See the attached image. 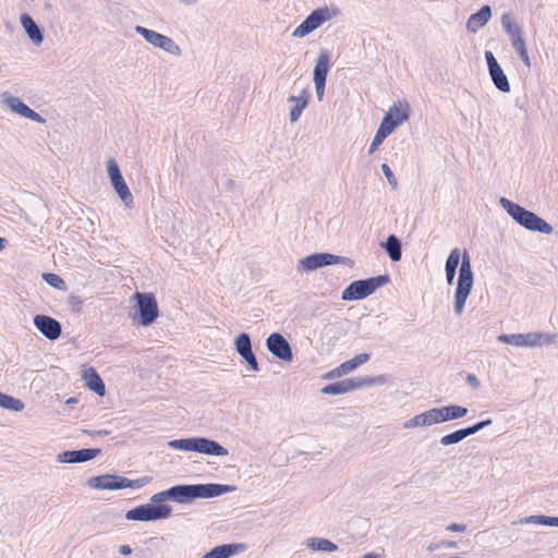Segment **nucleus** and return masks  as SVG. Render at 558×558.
<instances>
[{"label":"nucleus","mask_w":558,"mask_h":558,"mask_svg":"<svg viewBox=\"0 0 558 558\" xmlns=\"http://www.w3.org/2000/svg\"><path fill=\"white\" fill-rule=\"evenodd\" d=\"M236 489L233 485L222 484H191V485H175L166 490L157 493L150 497V501L161 504L167 500H172L177 504H191L195 499H209L218 497Z\"/></svg>","instance_id":"nucleus-1"},{"label":"nucleus","mask_w":558,"mask_h":558,"mask_svg":"<svg viewBox=\"0 0 558 558\" xmlns=\"http://www.w3.org/2000/svg\"><path fill=\"white\" fill-rule=\"evenodd\" d=\"M469 410L458 404H448L439 408H430L409 418L402 424L403 429L428 428L434 425L442 424L464 417Z\"/></svg>","instance_id":"nucleus-2"},{"label":"nucleus","mask_w":558,"mask_h":558,"mask_svg":"<svg viewBox=\"0 0 558 558\" xmlns=\"http://www.w3.org/2000/svg\"><path fill=\"white\" fill-rule=\"evenodd\" d=\"M499 205L507 211V214L521 227L525 228L532 232H539L543 234H551L554 228L545 221L543 218L525 209L519 204L506 198L501 197L499 199Z\"/></svg>","instance_id":"nucleus-3"},{"label":"nucleus","mask_w":558,"mask_h":558,"mask_svg":"<svg viewBox=\"0 0 558 558\" xmlns=\"http://www.w3.org/2000/svg\"><path fill=\"white\" fill-rule=\"evenodd\" d=\"M167 446L173 450L195 452L207 457H227L228 449L215 440L205 437H189L168 441Z\"/></svg>","instance_id":"nucleus-4"},{"label":"nucleus","mask_w":558,"mask_h":558,"mask_svg":"<svg viewBox=\"0 0 558 558\" xmlns=\"http://www.w3.org/2000/svg\"><path fill=\"white\" fill-rule=\"evenodd\" d=\"M473 284L474 274L471 259L469 253L464 250L453 296V312L456 316L460 317L464 313L465 304L472 292Z\"/></svg>","instance_id":"nucleus-5"},{"label":"nucleus","mask_w":558,"mask_h":558,"mask_svg":"<svg viewBox=\"0 0 558 558\" xmlns=\"http://www.w3.org/2000/svg\"><path fill=\"white\" fill-rule=\"evenodd\" d=\"M497 340L517 349H541L555 344L558 341V336L546 331H530L524 333L500 335Z\"/></svg>","instance_id":"nucleus-6"},{"label":"nucleus","mask_w":558,"mask_h":558,"mask_svg":"<svg viewBox=\"0 0 558 558\" xmlns=\"http://www.w3.org/2000/svg\"><path fill=\"white\" fill-rule=\"evenodd\" d=\"M501 27L507 34L511 47L519 56L525 68H531V58L527 50L526 40L524 38L523 25L515 19V16L506 12L500 17Z\"/></svg>","instance_id":"nucleus-7"},{"label":"nucleus","mask_w":558,"mask_h":558,"mask_svg":"<svg viewBox=\"0 0 558 558\" xmlns=\"http://www.w3.org/2000/svg\"><path fill=\"white\" fill-rule=\"evenodd\" d=\"M389 378L387 375L378 376H363L355 378H347L330 385L325 386L322 389L323 395L328 396H340L352 391H356L366 387L383 386L388 383Z\"/></svg>","instance_id":"nucleus-8"},{"label":"nucleus","mask_w":558,"mask_h":558,"mask_svg":"<svg viewBox=\"0 0 558 558\" xmlns=\"http://www.w3.org/2000/svg\"><path fill=\"white\" fill-rule=\"evenodd\" d=\"M153 481L151 476H143L136 480H130L114 474H104L93 476L87 480V485L92 489L117 490L123 488H142Z\"/></svg>","instance_id":"nucleus-9"},{"label":"nucleus","mask_w":558,"mask_h":558,"mask_svg":"<svg viewBox=\"0 0 558 558\" xmlns=\"http://www.w3.org/2000/svg\"><path fill=\"white\" fill-rule=\"evenodd\" d=\"M339 14L338 9L332 7H320L312 11L306 19L296 26L292 32L293 38H304L317 28H319L324 23L329 22L336 19Z\"/></svg>","instance_id":"nucleus-10"},{"label":"nucleus","mask_w":558,"mask_h":558,"mask_svg":"<svg viewBox=\"0 0 558 558\" xmlns=\"http://www.w3.org/2000/svg\"><path fill=\"white\" fill-rule=\"evenodd\" d=\"M133 320L143 327L150 326L159 316L158 304L153 293L136 292Z\"/></svg>","instance_id":"nucleus-11"},{"label":"nucleus","mask_w":558,"mask_h":558,"mask_svg":"<svg viewBox=\"0 0 558 558\" xmlns=\"http://www.w3.org/2000/svg\"><path fill=\"white\" fill-rule=\"evenodd\" d=\"M0 108L11 114L24 118L39 124H45L46 120L31 107H28L20 97L10 90L0 93Z\"/></svg>","instance_id":"nucleus-12"},{"label":"nucleus","mask_w":558,"mask_h":558,"mask_svg":"<svg viewBox=\"0 0 558 558\" xmlns=\"http://www.w3.org/2000/svg\"><path fill=\"white\" fill-rule=\"evenodd\" d=\"M338 264L352 266L353 263L350 258L344 256H338L330 253H315L299 259L296 264V271L303 275L315 271L325 266Z\"/></svg>","instance_id":"nucleus-13"},{"label":"nucleus","mask_w":558,"mask_h":558,"mask_svg":"<svg viewBox=\"0 0 558 558\" xmlns=\"http://www.w3.org/2000/svg\"><path fill=\"white\" fill-rule=\"evenodd\" d=\"M388 277L378 276L365 280H356L350 283L343 291V301H357L373 294L377 289L388 283Z\"/></svg>","instance_id":"nucleus-14"},{"label":"nucleus","mask_w":558,"mask_h":558,"mask_svg":"<svg viewBox=\"0 0 558 558\" xmlns=\"http://www.w3.org/2000/svg\"><path fill=\"white\" fill-rule=\"evenodd\" d=\"M172 515V508L161 504H145L129 510L125 519L130 521H157L168 519Z\"/></svg>","instance_id":"nucleus-15"},{"label":"nucleus","mask_w":558,"mask_h":558,"mask_svg":"<svg viewBox=\"0 0 558 558\" xmlns=\"http://www.w3.org/2000/svg\"><path fill=\"white\" fill-rule=\"evenodd\" d=\"M134 31L142 36L147 44L156 49H160L166 53L179 58L182 56L181 47L169 36L162 35L154 29L136 25Z\"/></svg>","instance_id":"nucleus-16"},{"label":"nucleus","mask_w":558,"mask_h":558,"mask_svg":"<svg viewBox=\"0 0 558 558\" xmlns=\"http://www.w3.org/2000/svg\"><path fill=\"white\" fill-rule=\"evenodd\" d=\"M410 113V104L404 99L398 100L388 108L379 125L391 135L399 126L408 122Z\"/></svg>","instance_id":"nucleus-17"},{"label":"nucleus","mask_w":558,"mask_h":558,"mask_svg":"<svg viewBox=\"0 0 558 558\" xmlns=\"http://www.w3.org/2000/svg\"><path fill=\"white\" fill-rule=\"evenodd\" d=\"M330 70V54L326 51L320 52L315 61L313 70V82L315 85L316 97L319 101L323 100L325 95V86L327 75Z\"/></svg>","instance_id":"nucleus-18"},{"label":"nucleus","mask_w":558,"mask_h":558,"mask_svg":"<svg viewBox=\"0 0 558 558\" xmlns=\"http://www.w3.org/2000/svg\"><path fill=\"white\" fill-rule=\"evenodd\" d=\"M268 351L283 362H291L293 359L292 349L281 333L274 332L266 339Z\"/></svg>","instance_id":"nucleus-19"},{"label":"nucleus","mask_w":558,"mask_h":558,"mask_svg":"<svg viewBox=\"0 0 558 558\" xmlns=\"http://www.w3.org/2000/svg\"><path fill=\"white\" fill-rule=\"evenodd\" d=\"M492 423H493L492 418H487L485 421H481V422H478L472 426H469L466 428H461V429L454 430L450 434H447V435H444L442 437H440L439 444L444 447L459 444L466 437L474 435L477 432L489 426Z\"/></svg>","instance_id":"nucleus-20"},{"label":"nucleus","mask_w":558,"mask_h":558,"mask_svg":"<svg viewBox=\"0 0 558 558\" xmlns=\"http://www.w3.org/2000/svg\"><path fill=\"white\" fill-rule=\"evenodd\" d=\"M485 59L489 72V76L495 85V87L502 92V93H509L510 92V84L509 81L504 73V70L499 65L498 61L496 60L495 56L492 51H485Z\"/></svg>","instance_id":"nucleus-21"},{"label":"nucleus","mask_w":558,"mask_h":558,"mask_svg":"<svg viewBox=\"0 0 558 558\" xmlns=\"http://www.w3.org/2000/svg\"><path fill=\"white\" fill-rule=\"evenodd\" d=\"M234 349L238 354L248 364L253 372H258L259 366L255 354L252 351L251 338L247 333L242 332L234 339Z\"/></svg>","instance_id":"nucleus-22"},{"label":"nucleus","mask_w":558,"mask_h":558,"mask_svg":"<svg viewBox=\"0 0 558 558\" xmlns=\"http://www.w3.org/2000/svg\"><path fill=\"white\" fill-rule=\"evenodd\" d=\"M34 326L49 340H56L61 335L60 323L50 316L36 315Z\"/></svg>","instance_id":"nucleus-23"},{"label":"nucleus","mask_w":558,"mask_h":558,"mask_svg":"<svg viewBox=\"0 0 558 558\" xmlns=\"http://www.w3.org/2000/svg\"><path fill=\"white\" fill-rule=\"evenodd\" d=\"M310 95L306 89L301 90L300 95H291L288 101L291 104L289 110L290 123H295L301 118L304 109L307 107Z\"/></svg>","instance_id":"nucleus-24"},{"label":"nucleus","mask_w":558,"mask_h":558,"mask_svg":"<svg viewBox=\"0 0 558 558\" xmlns=\"http://www.w3.org/2000/svg\"><path fill=\"white\" fill-rule=\"evenodd\" d=\"M492 17V9L489 5H483L476 13L469 16L465 28L470 34H476L483 28Z\"/></svg>","instance_id":"nucleus-25"},{"label":"nucleus","mask_w":558,"mask_h":558,"mask_svg":"<svg viewBox=\"0 0 558 558\" xmlns=\"http://www.w3.org/2000/svg\"><path fill=\"white\" fill-rule=\"evenodd\" d=\"M82 378L89 390L94 391L99 397H104L106 395L105 384L94 367L84 368L82 372Z\"/></svg>","instance_id":"nucleus-26"},{"label":"nucleus","mask_w":558,"mask_h":558,"mask_svg":"<svg viewBox=\"0 0 558 558\" xmlns=\"http://www.w3.org/2000/svg\"><path fill=\"white\" fill-rule=\"evenodd\" d=\"M20 23L25 31L29 40L35 45L39 46L44 41V35L40 28L37 26L32 16L27 13H23L20 16Z\"/></svg>","instance_id":"nucleus-27"},{"label":"nucleus","mask_w":558,"mask_h":558,"mask_svg":"<svg viewBox=\"0 0 558 558\" xmlns=\"http://www.w3.org/2000/svg\"><path fill=\"white\" fill-rule=\"evenodd\" d=\"M463 252L460 248L456 247L450 251L449 256L446 260V280L448 284H451L454 280L457 268L460 263H462Z\"/></svg>","instance_id":"nucleus-28"},{"label":"nucleus","mask_w":558,"mask_h":558,"mask_svg":"<svg viewBox=\"0 0 558 558\" xmlns=\"http://www.w3.org/2000/svg\"><path fill=\"white\" fill-rule=\"evenodd\" d=\"M381 247L386 251L392 262H399L401 259V243L396 235H389L387 241L381 243Z\"/></svg>","instance_id":"nucleus-29"},{"label":"nucleus","mask_w":558,"mask_h":558,"mask_svg":"<svg viewBox=\"0 0 558 558\" xmlns=\"http://www.w3.org/2000/svg\"><path fill=\"white\" fill-rule=\"evenodd\" d=\"M306 546L311 550L331 553L337 550V545L326 538L311 537L306 541Z\"/></svg>","instance_id":"nucleus-30"},{"label":"nucleus","mask_w":558,"mask_h":558,"mask_svg":"<svg viewBox=\"0 0 558 558\" xmlns=\"http://www.w3.org/2000/svg\"><path fill=\"white\" fill-rule=\"evenodd\" d=\"M106 171L112 187L125 181L120 171L118 162L113 158L106 160Z\"/></svg>","instance_id":"nucleus-31"},{"label":"nucleus","mask_w":558,"mask_h":558,"mask_svg":"<svg viewBox=\"0 0 558 558\" xmlns=\"http://www.w3.org/2000/svg\"><path fill=\"white\" fill-rule=\"evenodd\" d=\"M112 189L118 194L125 208H133L134 198L125 181L121 184H117Z\"/></svg>","instance_id":"nucleus-32"},{"label":"nucleus","mask_w":558,"mask_h":558,"mask_svg":"<svg viewBox=\"0 0 558 558\" xmlns=\"http://www.w3.org/2000/svg\"><path fill=\"white\" fill-rule=\"evenodd\" d=\"M369 360L368 353H360L352 357L351 360H348L343 363H341V366L345 373V375L352 373L354 369H356L359 366L365 364Z\"/></svg>","instance_id":"nucleus-33"},{"label":"nucleus","mask_w":558,"mask_h":558,"mask_svg":"<svg viewBox=\"0 0 558 558\" xmlns=\"http://www.w3.org/2000/svg\"><path fill=\"white\" fill-rule=\"evenodd\" d=\"M0 408L14 412H21L24 409V403L20 399L13 398L1 392Z\"/></svg>","instance_id":"nucleus-34"},{"label":"nucleus","mask_w":558,"mask_h":558,"mask_svg":"<svg viewBox=\"0 0 558 558\" xmlns=\"http://www.w3.org/2000/svg\"><path fill=\"white\" fill-rule=\"evenodd\" d=\"M390 134L385 131L380 125L378 130L376 131L369 147H368V155H373L375 151L378 150L379 146L384 143V141L389 136Z\"/></svg>","instance_id":"nucleus-35"},{"label":"nucleus","mask_w":558,"mask_h":558,"mask_svg":"<svg viewBox=\"0 0 558 558\" xmlns=\"http://www.w3.org/2000/svg\"><path fill=\"white\" fill-rule=\"evenodd\" d=\"M551 517L544 514H532L524 518H521L518 523L520 524H538V525H548L550 526Z\"/></svg>","instance_id":"nucleus-36"},{"label":"nucleus","mask_w":558,"mask_h":558,"mask_svg":"<svg viewBox=\"0 0 558 558\" xmlns=\"http://www.w3.org/2000/svg\"><path fill=\"white\" fill-rule=\"evenodd\" d=\"M43 279L51 287L58 289V290H61V291H65L66 290V284L64 282V280L59 276V275H56V274H50V272H46L43 275Z\"/></svg>","instance_id":"nucleus-37"},{"label":"nucleus","mask_w":558,"mask_h":558,"mask_svg":"<svg viewBox=\"0 0 558 558\" xmlns=\"http://www.w3.org/2000/svg\"><path fill=\"white\" fill-rule=\"evenodd\" d=\"M75 451H76V462L77 463L89 461L100 454V450L94 449V448L81 449V450H75Z\"/></svg>","instance_id":"nucleus-38"},{"label":"nucleus","mask_w":558,"mask_h":558,"mask_svg":"<svg viewBox=\"0 0 558 558\" xmlns=\"http://www.w3.org/2000/svg\"><path fill=\"white\" fill-rule=\"evenodd\" d=\"M57 461L59 463H77L76 462V451L75 450L63 451L57 456Z\"/></svg>","instance_id":"nucleus-39"},{"label":"nucleus","mask_w":558,"mask_h":558,"mask_svg":"<svg viewBox=\"0 0 558 558\" xmlns=\"http://www.w3.org/2000/svg\"><path fill=\"white\" fill-rule=\"evenodd\" d=\"M381 168V171L384 173V175L386 177L387 181H388V184L392 187V189H397L398 186V181L393 174V172L391 171L390 167L387 165V163H383L380 166Z\"/></svg>","instance_id":"nucleus-40"},{"label":"nucleus","mask_w":558,"mask_h":558,"mask_svg":"<svg viewBox=\"0 0 558 558\" xmlns=\"http://www.w3.org/2000/svg\"><path fill=\"white\" fill-rule=\"evenodd\" d=\"M345 373L341 366V364L339 366H337L336 368L325 373L323 375V378L326 379V380H333V379H337V378H340L342 376H344Z\"/></svg>","instance_id":"nucleus-41"},{"label":"nucleus","mask_w":558,"mask_h":558,"mask_svg":"<svg viewBox=\"0 0 558 558\" xmlns=\"http://www.w3.org/2000/svg\"><path fill=\"white\" fill-rule=\"evenodd\" d=\"M447 530H448V531H451V532H459V533H462V532H465L466 526H465L464 524H460V523H450V524L447 526Z\"/></svg>","instance_id":"nucleus-42"},{"label":"nucleus","mask_w":558,"mask_h":558,"mask_svg":"<svg viewBox=\"0 0 558 558\" xmlns=\"http://www.w3.org/2000/svg\"><path fill=\"white\" fill-rule=\"evenodd\" d=\"M466 381L474 389H478L480 386H481V383H480L478 378L475 375H472V374L468 375Z\"/></svg>","instance_id":"nucleus-43"},{"label":"nucleus","mask_w":558,"mask_h":558,"mask_svg":"<svg viewBox=\"0 0 558 558\" xmlns=\"http://www.w3.org/2000/svg\"><path fill=\"white\" fill-rule=\"evenodd\" d=\"M119 553L123 556H129L132 554V548L129 545H121L119 547Z\"/></svg>","instance_id":"nucleus-44"},{"label":"nucleus","mask_w":558,"mask_h":558,"mask_svg":"<svg viewBox=\"0 0 558 558\" xmlns=\"http://www.w3.org/2000/svg\"><path fill=\"white\" fill-rule=\"evenodd\" d=\"M442 545L447 548H456L457 547L456 542H444Z\"/></svg>","instance_id":"nucleus-45"},{"label":"nucleus","mask_w":558,"mask_h":558,"mask_svg":"<svg viewBox=\"0 0 558 558\" xmlns=\"http://www.w3.org/2000/svg\"><path fill=\"white\" fill-rule=\"evenodd\" d=\"M7 240L0 236V252L5 248Z\"/></svg>","instance_id":"nucleus-46"},{"label":"nucleus","mask_w":558,"mask_h":558,"mask_svg":"<svg viewBox=\"0 0 558 558\" xmlns=\"http://www.w3.org/2000/svg\"><path fill=\"white\" fill-rule=\"evenodd\" d=\"M550 526H558V517H551Z\"/></svg>","instance_id":"nucleus-47"},{"label":"nucleus","mask_w":558,"mask_h":558,"mask_svg":"<svg viewBox=\"0 0 558 558\" xmlns=\"http://www.w3.org/2000/svg\"><path fill=\"white\" fill-rule=\"evenodd\" d=\"M76 402H77V400H76L75 398H70V399L66 401V403H68V404H74V403H76Z\"/></svg>","instance_id":"nucleus-48"}]
</instances>
